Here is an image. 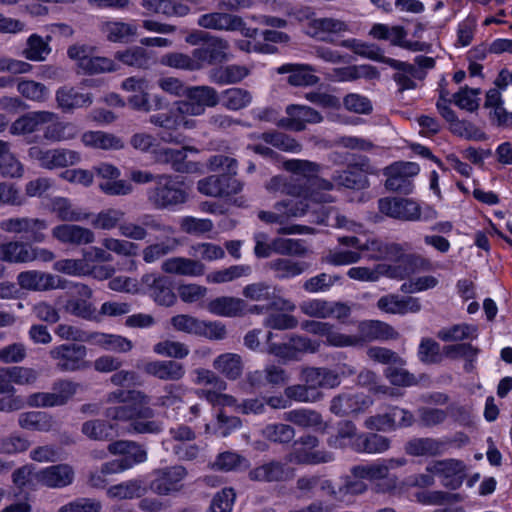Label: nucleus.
Here are the masks:
<instances>
[{"label":"nucleus","mask_w":512,"mask_h":512,"mask_svg":"<svg viewBox=\"0 0 512 512\" xmlns=\"http://www.w3.org/2000/svg\"><path fill=\"white\" fill-rule=\"evenodd\" d=\"M180 104L175 102V107L166 112L156 113L150 116L149 122L161 128L158 137L161 141L168 144L180 145L184 143L185 137L178 132L180 128L192 129L195 127V121L188 119Z\"/></svg>","instance_id":"nucleus-1"},{"label":"nucleus","mask_w":512,"mask_h":512,"mask_svg":"<svg viewBox=\"0 0 512 512\" xmlns=\"http://www.w3.org/2000/svg\"><path fill=\"white\" fill-rule=\"evenodd\" d=\"M183 182L167 174L157 175L156 183L147 192L149 203L156 209H169L187 201Z\"/></svg>","instance_id":"nucleus-2"},{"label":"nucleus","mask_w":512,"mask_h":512,"mask_svg":"<svg viewBox=\"0 0 512 512\" xmlns=\"http://www.w3.org/2000/svg\"><path fill=\"white\" fill-rule=\"evenodd\" d=\"M320 440L313 434H304L293 443V449L288 459L298 465H319L333 462L335 456L332 452L317 450Z\"/></svg>","instance_id":"nucleus-3"},{"label":"nucleus","mask_w":512,"mask_h":512,"mask_svg":"<svg viewBox=\"0 0 512 512\" xmlns=\"http://www.w3.org/2000/svg\"><path fill=\"white\" fill-rule=\"evenodd\" d=\"M4 232L20 234L31 243H43L47 239L49 223L46 219L31 217H13L0 222Z\"/></svg>","instance_id":"nucleus-4"},{"label":"nucleus","mask_w":512,"mask_h":512,"mask_svg":"<svg viewBox=\"0 0 512 512\" xmlns=\"http://www.w3.org/2000/svg\"><path fill=\"white\" fill-rule=\"evenodd\" d=\"M189 116H201L206 108L216 107L220 96L214 87L208 85L189 86L184 100L178 101Z\"/></svg>","instance_id":"nucleus-5"},{"label":"nucleus","mask_w":512,"mask_h":512,"mask_svg":"<svg viewBox=\"0 0 512 512\" xmlns=\"http://www.w3.org/2000/svg\"><path fill=\"white\" fill-rule=\"evenodd\" d=\"M69 298L64 305L66 313L85 320L95 318L96 308L90 301L92 289L83 283L68 282Z\"/></svg>","instance_id":"nucleus-6"},{"label":"nucleus","mask_w":512,"mask_h":512,"mask_svg":"<svg viewBox=\"0 0 512 512\" xmlns=\"http://www.w3.org/2000/svg\"><path fill=\"white\" fill-rule=\"evenodd\" d=\"M49 355L55 361L56 368L62 372H74L85 369L87 348L84 345L69 343L53 347Z\"/></svg>","instance_id":"nucleus-7"},{"label":"nucleus","mask_w":512,"mask_h":512,"mask_svg":"<svg viewBox=\"0 0 512 512\" xmlns=\"http://www.w3.org/2000/svg\"><path fill=\"white\" fill-rule=\"evenodd\" d=\"M374 172L368 159H362L358 163L349 164L343 170H336L332 174V180L337 189L362 190L369 186L367 175Z\"/></svg>","instance_id":"nucleus-8"},{"label":"nucleus","mask_w":512,"mask_h":512,"mask_svg":"<svg viewBox=\"0 0 512 512\" xmlns=\"http://www.w3.org/2000/svg\"><path fill=\"white\" fill-rule=\"evenodd\" d=\"M426 471L439 477L441 484L451 490L460 488L466 478V465L458 459L433 461Z\"/></svg>","instance_id":"nucleus-9"},{"label":"nucleus","mask_w":512,"mask_h":512,"mask_svg":"<svg viewBox=\"0 0 512 512\" xmlns=\"http://www.w3.org/2000/svg\"><path fill=\"white\" fill-rule=\"evenodd\" d=\"M203 39L206 43L193 49V55L197 64L200 65V70L205 66L221 64L229 59L230 45L226 39L208 34Z\"/></svg>","instance_id":"nucleus-10"},{"label":"nucleus","mask_w":512,"mask_h":512,"mask_svg":"<svg viewBox=\"0 0 512 512\" xmlns=\"http://www.w3.org/2000/svg\"><path fill=\"white\" fill-rule=\"evenodd\" d=\"M277 288L266 282H257L249 284L243 288L242 294L244 297L252 301H268L267 309L277 311L292 312L295 310V304L275 293Z\"/></svg>","instance_id":"nucleus-11"},{"label":"nucleus","mask_w":512,"mask_h":512,"mask_svg":"<svg viewBox=\"0 0 512 512\" xmlns=\"http://www.w3.org/2000/svg\"><path fill=\"white\" fill-rule=\"evenodd\" d=\"M55 114L50 111H32L25 113L24 115L17 118L10 126L9 132L12 135L17 136H32L28 140L31 142H38L40 136L34 135V133L41 130L42 126L48 124L54 120Z\"/></svg>","instance_id":"nucleus-12"},{"label":"nucleus","mask_w":512,"mask_h":512,"mask_svg":"<svg viewBox=\"0 0 512 512\" xmlns=\"http://www.w3.org/2000/svg\"><path fill=\"white\" fill-rule=\"evenodd\" d=\"M431 261L418 254H405L393 264H380L382 274L392 279H405L417 271L431 270Z\"/></svg>","instance_id":"nucleus-13"},{"label":"nucleus","mask_w":512,"mask_h":512,"mask_svg":"<svg viewBox=\"0 0 512 512\" xmlns=\"http://www.w3.org/2000/svg\"><path fill=\"white\" fill-rule=\"evenodd\" d=\"M378 209L382 214L402 221L420 219V206L408 198L385 197L378 200Z\"/></svg>","instance_id":"nucleus-14"},{"label":"nucleus","mask_w":512,"mask_h":512,"mask_svg":"<svg viewBox=\"0 0 512 512\" xmlns=\"http://www.w3.org/2000/svg\"><path fill=\"white\" fill-rule=\"evenodd\" d=\"M197 189L206 196L228 197L241 192L243 183L229 175H210L198 181Z\"/></svg>","instance_id":"nucleus-15"},{"label":"nucleus","mask_w":512,"mask_h":512,"mask_svg":"<svg viewBox=\"0 0 512 512\" xmlns=\"http://www.w3.org/2000/svg\"><path fill=\"white\" fill-rule=\"evenodd\" d=\"M17 283L22 289L30 291H49L68 288L67 280L38 270L20 272L17 275Z\"/></svg>","instance_id":"nucleus-16"},{"label":"nucleus","mask_w":512,"mask_h":512,"mask_svg":"<svg viewBox=\"0 0 512 512\" xmlns=\"http://www.w3.org/2000/svg\"><path fill=\"white\" fill-rule=\"evenodd\" d=\"M154 474L150 489L157 495H169L181 490L187 471L183 466L176 465L157 469Z\"/></svg>","instance_id":"nucleus-17"},{"label":"nucleus","mask_w":512,"mask_h":512,"mask_svg":"<svg viewBox=\"0 0 512 512\" xmlns=\"http://www.w3.org/2000/svg\"><path fill=\"white\" fill-rule=\"evenodd\" d=\"M141 285L158 305L169 307L176 302L172 281L167 276L154 273L145 274L141 278Z\"/></svg>","instance_id":"nucleus-18"},{"label":"nucleus","mask_w":512,"mask_h":512,"mask_svg":"<svg viewBox=\"0 0 512 512\" xmlns=\"http://www.w3.org/2000/svg\"><path fill=\"white\" fill-rule=\"evenodd\" d=\"M373 400L370 396L358 393H342L332 398L330 412L336 416L344 417L364 413Z\"/></svg>","instance_id":"nucleus-19"},{"label":"nucleus","mask_w":512,"mask_h":512,"mask_svg":"<svg viewBox=\"0 0 512 512\" xmlns=\"http://www.w3.org/2000/svg\"><path fill=\"white\" fill-rule=\"evenodd\" d=\"M291 477L290 468L279 460H270L253 469L248 473V478L255 482H284Z\"/></svg>","instance_id":"nucleus-20"},{"label":"nucleus","mask_w":512,"mask_h":512,"mask_svg":"<svg viewBox=\"0 0 512 512\" xmlns=\"http://www.w3.org/2000/svg\"><path fill=\"white\" fill-rule=\"evenodd\" d=\"M52 236L62 244L74 246L91 244L95 240V234L89 228L67 223L55 226Z\"/></svg>","instance_id":"nucleus-21"},{"label":"nucleus","mask_w":512,"mask_h":512,"mask_svg":"<svg viewBox=\"0 0 512 512\" xmlns=\"http://www.w3.org/2000/svg\"><path fill=\"white\" fill-rule=\"evenodd\" d=\"M197 25L208 30L235 32L240 28L241 16L218 10L200 15Z\"/></svg>","instance_id":"nucleus-22"},{"label":"nucleus","mask_w":512,"mask_h":512,"mask_svg":"<svg viewBox=\"0 0 512 512\" xmlns=\"http://www.w3.org/2000/svg\"><path fill=\"white\" fill-rule=\"evenodd\" d=\"M36 479L39 483L50 488H63L74 480V470L68 464H57L40 470Z\"/></svg>","instance_id":"nucleus-23"},{"label":"nucleus","mask_w":512,"mask_h":512,"mask_svg":"<svg viewBox=\"0 0 512 512\" xmlns=\"http://www.w3.org/2000/svg\"><path fill=\"white\" fill-rule=\"evenodd\" d=\"M143 371L162 381H179L186 371L182 363L174 360H155L143 365Z\"/></svg>","instance_id":"nucleus-24"},{"label":"nucleus","mask_w":512,"mask_h":512,"mask_svg":"<svg viewBox=\"0 0 512 512\" xmlns=\"http://www.w3.org/2000/svg\"><path fill=\"white\" fill-rule=\"evenodd\" d=\"M207 310L220 317H243L246 315L247 302L237 297L220 296L208 302Z\"/></svg>","instance_id":"nucleus-25"},{"label":"nucleus","mask_w":512,"mask_h":512,"mask_svg":"<svg viewBox=\"0 0 512 512\" xmlns=\"http://www.w3.org/2000/svg\"><path fill=\"white\" fill-rule=\"evenodd\" d=\"M446 449L444 441L431 437L412 438L404 445L405 453L414 457H435L442 455Z\"/></svg>","instance_id":"nucleus-26"},{"label":"nucleus","mask_w":512,"mask_h":512,"mask_svg":"<svg viewBox=\"0 0 512 512\" xmlns=\"http://www.w3.org/2000/svg\"><path fill=\"white\" fill-rule=\"evenodd\" d=\"M377 307L386 313L404 315L419 312L421 303L418 298L411 296L401 298L396 294H388L378 300Z\"/></svg>","instance_id":"nucleus-27"},{"label":"nucleus","mask_w":512,"mask_h":512,"mask_svg":"<svg viewBox=\"0 0 512 512\" xmlns=\"http://www.w3.org/2000/svg\"><path fill=\"white\" fill-rule=\"evenodd\" d=\"M358 331L360 339L365 342L396 340L399 338V333L391 325L379 320L360 322Z\"/></svg>","instance_id":"nucleus-28"},{"label":"nucleus","mask_w":512,"mask_h":512,"mask_svg":"<svg viewBox=\"0 0 512 512\" xmlns=\"http://www.w3.org/2000/svg\"><path fill=\"white\" fill-rule=\"evenodd\" d=\"M161 269L168 274L196 277L205 273V265L199 261L185 257H172L166 259Z\"/></svg>","instance_id":"nucleus-29"},{"label":"nucleus","mask_w":512,"mask_h":512,"mask_svg":"<svg viewBox=\"0 0 512 512\" xmlns=\"http://www.w3.org/2000/svg\"><path fill=\"white\" fill-rule=\"evenodd\" d=\"M285 421L303 429H315L324 431L327 423L323 421L322 415L311 409L299 408L287 411L283 414Z\"/></svg>","instance_id":"nucleus-30"},{"label":"nucleus","mask_w":512,"mask_h":512,"mask_svg":"<svg viewBox=\"0 0 512 512\" xmlns=\"http://www.w3.org/2000/svg\"><path fill=\"white\" fill-rule=\"evenodd\" d=\"M56 101L63 111L89 107L93 102L90 93H82L74 87H61L56 92Z\"/></svg>","instance_id":"nucleus-31"},{"label":"nucleus","mask_w":512,"mask_h":512,"mask_svg":"<svg viewBox=\"0 0 512 512\" xmlns=\"http://www.w3.org/2000/svg\"><path fill=\"white\" fill-rule=\"evenodd\" d=\"M50 210L62 222H81L89 219L90 213L75 206L68 198L55 197L51 200Z\"/></svg>","instance_id":"nucleus-32"},{"label":"nucleus","mask_w":512,"mask_h":512,"mask_svg":"<svg viewBox=\"0 0 512 512\" xmlns=\"http://www.w3.org/2000/svg\"><path fill=\"white\" fill-rule=\"evenodd\" d=\"M389 448L390 439L373 432L359 433L352 444L353 451L366 454H380Z\"/></svg>","instance_id":"nucleus-33"},{"label":"nucleus","mask_w":512,"mask_h":512,"mask_svg":"<svg viewBox=\"0 0 512 512\" xmlns=\"http://www.w3.org/2000/svg\"><path fill=\"white\" fill-rule=\"evenodd\" d=\"M266 268L274 273L276 279L284 280L302 274L309 268V264L290 258H276L267 262Z\"/></svg>","instance_id":"nucleus-34"},{"label":"nucleus","mask_w":512,"mask_h":512,"mask_svg":"<svg viewBox=\"0 0 512 512\" xmlns=\"http://www.w3.org/2000/svg\"><path fill=\"white\" fill-rule=\"evenodd\" d=\"M186 150L188 147L182 149L161 147L154 151L155 160L158 163L170 165L175 172L187 173L190 171V163L186 161Z\"/></svg>","instance_id":"nucleus-35"},{"label":"nucleus","mask_w":512,"mask_h":512,"mask_svg":"<svg viewBox=\"0 0 512 512\" xmlns=\"http://www.w3.org/2000/svg\"><path fill=\"white\" fill-rule=\"evenodd\" d=\"M106 416L116 421H128L134 418H152L154 411L148 405L129 403L125 405H119L109 407L106 410Z\"/></svg>","instance_id":"nucleus-36"},{"label":"nucleus","mask_w":512,"mask_h":512,"mask_svg":"<svg viewBox=\"0 0 512 512\" xmlns=\"http://www.w3.org/2000/svg\"><path fill=\"white\" fill-rule=\"evenodd\" d=\"M18 425L26 430L49 432L54 429L56 422L54 418L46 412L30 411L19 415Z\"/></svg>","instance_id":"nucleus-37"},{"label":"nucleus","mask_w":512,"mask_h":512,"mask_svg":"<svg viewBox=\"0 0 512 512\" xmlns=\"http://www.w3.org/2000/svg\"><path fill=\"white\" fill-rule=\"evenodd\" d=\"M341 46L352 50L355 54L368 58L373 61L385 63L387 65H400L398 60L393 58L385 57L380 47L375 44H368L359 42L355 39L344 40L341 42Z\"/></svg>","instance_id":"nucleus-38"},{"label":"nucleus","mask_w":512,"mask_h":512,"mask_svg":"<svg viewBox=\"0 0 512 512\" xmlns=\"http://www.w3.org/2000/svg\"><path fill=\"white\" fill-rule=\"evenodd\" d=\"M101 32L110 42L128 43L137 35V26L120 21H108L101 25Z\"/></svg>","instance_id":"nucleus-39"},{"label":"nucleus","mask_w":512,"mask_h":512,"mask_svg":"<svg viewBox=\"0 0 512 512\" xmlns=\"http://www.w3.org/2000/svg\"><path fill=\"white\" fill-rule=\"evenodd\" d=\"M313 69L308 65L285 64L277 68L279 74L289 73L288 83L293 86H312L318 83L319 78L310 72Z\"/></svg>","instance_id":"nucleus-40"},{"label":"nucleus","mask_w":512,"mask_h":512,"mask_svg":"<svg viewBox=\"0 0 512 512\" xmlns=\"http://www.w3.org/2000/svg\"><path fill=\"white\" fill-rule=\"evenodd\" d=\"M398 63L401 65L389 66L397 70V72L393 75V79L399 86V92L415 89L417 85L414 79H423L425 73L413 64L399 60Z\"/></svg>","instance_id":"nucleus-41"},{"label":"nucleus","mask_w":512,"mask_h":512,"mask_svg":"<svg viewBox=\"0 0 512 512\" xmlns=\"http://www.w3.org/2000/svg\"><path fill=\"white\" fill-rule=\"evenodd\" d=\"M358 434L357 427L352 421H343L338 424L336 433L327 438L326 443L332 449H352Z\"/></svg>","instance_id":"nucleus-42"},{"label":"nucleus","mask_w":512,"mask_h":512,"mask_svg":"<svg viewBox=\"0 0 512 512\" xmlns=\"http://www.w3.org/2000/svg\"><path fill=\"white\" fill-rule=\"evenodd\" d=\"M213 367L229 380L238 379L243 372L242 358L236 353L219 355L214 359Z\"/></svg>","instance_id":"nucleus-43"},{"label":"nucleus","mask_w":512,"mask_h":512,"mask_svg":"<svg viewBox=\"0 0 512 512\" xmlns=\"http://www.w3.org/2000/svg\"><path fill=\"white\" fill-rule=\"evenodd\" d=\"M247 74L248 70L243 66H219L210 70L209 79L215 84L227 85L240 82Z\"/></svg>","instance_id":"nucleus-44"},{"label":"nucleus","mask_w":512,"mask_h":512,"mask_svg":"<svg viewBox=\"0 0 512 512\" xmlns=\"http://www.w3.org/2000/svg\"><path fill=\"white\" fill-rule=\"evenodd\" d=\"M31 244L23 241H11L0 245V260L9 263L30 262Z\"/></svg>","instance_id":"nucleus-45"},{"label":"nucleus","mask_w":512,"mask_h":512,"mask_svg":"<svg viewBox=\"0 0 512 512\" xmlns=\"http://www.w3.org/2000/svg\"><path fill=\"white\" fill-rule=\"evenodd\" d=\"M82 141L86 146L103 150H118L124 147L119 137L103 131L86 132L82 136Z\"/></svg>","instance_id":"nucleus-46"},{"label":"nucleus","mask_w":512,"mask_h":512,"mask_svg":"<svg viewBox=\"0 0 512 512\" xmlns=\"http://www.w3.org/2000/svg\"><path fill=\"white\" fill-rule=\"evenodd\" d=\"M0 371L9 385H32L38 378V372L30 367L9 366L0 367Z\"/></svg>","instance_id":"nucleus-47"},{"label":"nucleus","mask_w":512,"mask_h":512,"mask_svg":"<svg viewBox=\"0 0 512 512\" xmlns=\"http://www.w3.org/2000/svg\"><path fill=\"white\" fill-rule=\"evenodd\" d=\"M147 492L143 482L139 479H132L126 482H122L117 485L111 486L107 490V495L110 498H116L119 500L140 498Z\"/></svg>","instance_id":"nucleus-48"},{"label":"nucleus","mask_w":512,"mask_h":512,"mask_svg":"<svg viewBox=\"0 0 512 512\" xmlns=\"http://www.w3.org/2000/svg\"><path fill=\"white\" fill-rule=\"evenodd\" d=\"M220 102L226 109L238 111L250 105L252 95L246 89L233 87L221 93Z\"/></svg>","instance_id":"nucleus-49"},{"label":"nucleus","mask_w":512,"mask_h":512,"mask_svg":"<svg viewBox=\"0 0 512 512\" xmlns=\"http://www.w3.org/2000/svg\"><path fill=\"white\" fill-rule=\"evenodd\" d=\"M262 436L273 443L289 444L295 437L293 426L284 423L267 424L261 431Z\"/></svg>","instance_id":"nucleus-50"},{"label":"nucleus","mask_w":512,"mask_h":512,"mask_svg":"<svg viewBox=\"0 0 512 512\" xmlns=\"http://www.w3.org/2000/svg\"><path fill=\"white\" fill-rule=\"evenodd\" d=\"M266 188L271 192H280L281 194L297 197L306 195L305 185L296 183V179L292 177L288 179L283 176H274L266 184Z\"/></svg>","instance_id":"nucleus-51"},{"label":"nucleus","mask_w":512,"mask_h":512,"mask_svg":"<svg viewBox=\"0 0 512 512\" xmlns=\"http://www.w3.org/2000/svg\"><path fill=\"white\" fill-rule=\"evenodd\" d=\"M81 432L91 440L108 441L113 438V426L101 419L88 420L82 424Z\"/></svg>","instance_id":"nucleus-52"},{"label":"nucleus","mask_w":512,"mask_h":512,"mask_svg":"<svg viewBox=\"0 0 512 512\" xmlns=\"http://www.w3.org/2000/svg\"><path fill=\"white\" fill-rule=\"evenodd\" d=\"M350 472L354 478L369 481L386 479L388 476L387 466L384 465L382 460L368 464L355 465L350 469Z\"/></svg>","instance_id":"nucleus-53"},{"label":"nucleus","mask_w":512,"mask_h":512,"mask_svg":"<svg viewBox=\"0 0 512 512\" xmlns=\"http://www.w3.org/2000/svg\"><path fill=\"white\" fill-rule=\"evenodd\" d=\"M260 138L265 143L285 152L299 153L302 149V145L298 141L283 132H264Z\"/></svg>","instance_id":"nucleus-54"},{"label":"nucleus","mask_w":512,"mask_h":512,"mask_svg":"<svg viewBox=\"0 0 512 512\" xmlns=\"http://www.w3.org/2000/svg\"><path fill=\"white\" fill-rule=\"evenodd\" d=\"M160 63L164 66L190 72L200 70V65L197 64L193 52L191 55L181 52H170L161 57Z\"/></svg>","instance_id":"nucleus-55"},{"label":"nucleus","mask_w":512,"mask_h":512,"mask_svg":"<svg viewBox=\"0 0 512 512\" xmlns=\"http://www.w3.org/2000/svg\"><path fill=\"white\" fill-rule=\"evenodd\" d=\"M50 37L44 40L38 34H32L26 43V48L23 50V55L26 59L31 61H43L46 56L51 52L49 46Z\"/></svg>","instance_id":"nucleus-56"},{"label":"nucleus","mask_w":512,"mask_h":512,"mask_svg":"<svg viewBox=\"0 0 512 512\" xmlns=\"http://www.w3.org/2000/svg\"><path fill=\"white\" fill-rule=\"evenodd\" d=\"M248 466L249 462L245 457L230 451L220 453L212 464L215 470L224 472L236 471L242 467L248 468Z\"/></svg>","instance_id":"nucleus-57"},{"label":"nucleus","mask_w":512,"mask_h":512,"mask_svg":"<svg viewBox=\"0 0 512 512\" xmlns=\"http://www.w3.org/2000/svg\"><path fill=\"white\" fill-rule=\"evenodd\" d=\"M251 273V267L248 265H233L228 268L213 271L206 276L208 283L220 284L230 282Z\"/></svg>","instance_id":"nucleus-58"},{"label":"nucleus","mask_w":512,"mask_h":512,"mask_svg":"<svg viewBox=\"0 0 512 512\" xmlns=\"http://www.w3.org/2000/svg\"><path fill=\"white\" fill-rule=\"evenodd\" d=\"M274 253L284 256H304L307 248L301 239L275 238L271 241Z\"/></svg>","instance_id":"nucleus-59"},{"label":"nucleus","mask_w":512,"mask_h":512,"mask_svg":"<svg viewBox=\"0 0 512 512\" xmlns=\"http://www.w3.org/2000/svg\"><path fill=\"white\" fill-rule=\"evenodd\" d=\"M477 327L470 324H456L449 328H443L437 333V337L444 342L461 341L475 338Z\"/></svg>","instance_id":"nucleus-60"},{"label":"nucleus","mask_w":512,"mask_h":512,"mask_svg":"<svg viewBox=\"0 0 512 512\" xmlns=\"http://www.w3.org/2000/svg\"><path fill=\"white\" fill-rule=\"evenodd\" d=\"M107 403H122L123 405L134 403L142 405L150 404V397L139 390H122L118 389L108 393Z\"/></svg>","instance_id":"nucleus-61"},{"label":"nucleus","mask_w":512,"mask_h":512,"mask_svg":"<svg viewBox=\"0 0 512 512\" xmlns=\"http://www.w3.org/2000/svg\"><path fill=\"white\" fill-rule=\"evenodd\" d=\"M179 246L176 238L167 239L164 242L149 245L143 249V260L146 263H153L165 255L172 253Z\"/></svg>","instance_id":"nucleus-62"},{"label":"nucleus","mask_w":512,"mask_h":512,"mask_svg":"<svg viewBox=\"0 0 512 512\" xmlns=\"http://www.w3.org/2000/svg\"><path fill=\"white\" fill-rule=\"evenodd\" d=\"M368 490V486L361 479H352L350 476H345L341 479L338 485L339 501L348 502L351 497L364 494Z\"/></svg>","instance_id":"nucleus-63"},{"label":"nucleus","mask_w":512,"mask_h":512,"mask_svg":"<svg viewBox=\"0 0 512 512\" xmlns=\"http://www.w3.org/2000/svg\"><path fill=\"white\" fill-rule=\"evenodd\" d=\"M125 216L124 211L115 208H109L99 212L92 220V225L95 228L102 230H111L115 227L119 228Z\"/></svg>","instance_id":"nucleus-64"}]
</instances>
